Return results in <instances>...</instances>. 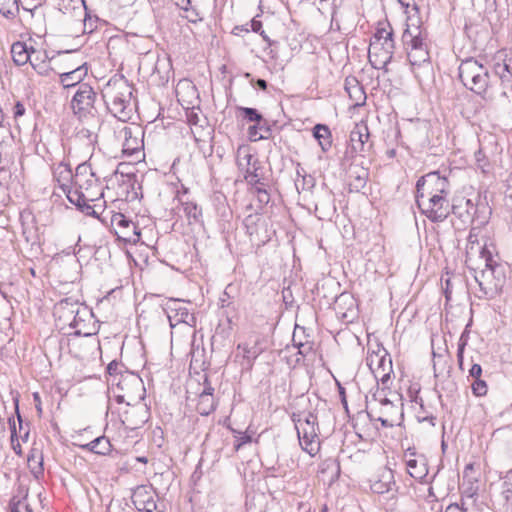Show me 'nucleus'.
Returning a JSON list of instances; mask_svg holds the SVG:
<instances>
[{
	"instance_id": "obj_1",
	"label": "nucleus",
	"mask_w": 512,
	"mask_h": 512,
	"mask_svg": "<svg viewBox=\"0 0 512 512\" xmlns=\"http://www.w3.org/2000/svg\"><path fill=\"white\" fill-rule=\"evenodd\" d=\"M402 40L412 66H421L429 61L428 32L421 17H412L406 24Z\"/></svg>"
},
{
	"instance_id": "obj_2",
	"label": "nucleus",
	"mask_w": 512,
	"mask_h": 512,
	"mask_svg": "<svg viewBox=\"0 0 512 512\" xmlns=\"http://www.w3.org/2000/svg\"><path fill=\"white\" fill-rule=\"evenodd\" d=\"M479 234L480 231L477 228H472L469 232L467 239L468 244L466 250V262H471L473 255L479 252L480 258L483 259L485 263V269L482 270L481 275L484 279V282L481 281L480 285L486 284L490 287L497 288L501 283V279H490V277L494 278V273L500 267L499 263L497 262L498 254L496 247L493 243L488 244L487 242H484L483 245H480Z\"/></svg>"
},
{
	"instance_id": "obj_3",
	"label": "nucleus",
	"mask_w": 512,
	"mask_h": 512,
	"mask_svg": "<svg viewBox=\"0 0 512 512\" xmlns=\"http://www.w3.org/2000/svg\"><path fill=\"white\" fill-rule=\"evenodd\" d=\"M103 97L110 112L126 121L132 112V86L123 78L111 79L103 90Z\"/></svg>"
},
{
	"instance_id": "obj_4",
	"label": "nucleus",
	"mask_w": 512,
	"mask_h": 512,
	"mask_svg": "<svg viewBox=\"0 0 512 512\" xmlns=\"http://www.w3.org/2000/svg\"><path fill=\"white\" fill-rule=\"evenodd\" d=\"M393 34L389 22L378 23L368 50V58L374 68L383 69L391 61L395 48Z\"/></svg>"
},
{
	"instance_id": "obj_5",
	"label": "nucleus",
	"mask_w": 512,
	"mask_h": 512,
	"mask_svg": "<svg viewBox=\"0 0 512 512\" xmlns=\"http://www.w3.org/2000/svg\"><path fill=\"white\" fill-rule=\"evenodd\" d=\"M459 78L463 85L476 94L485 96L489 91V72L474 58H467L459 65Z\"/></svg>"
},
{
	"instance_id": "obj_6",
	"label": "nucleus",
	"mask_w": 512,
	"mask_h": 512,
	"mask_svg": "<svg viewBox=\"0 0 512 512\" xmlns=\"http://www.w3.org/2000/svg\"><path fill=\"white\" fill-rule=\"evenodd\" d=\"M295 427L301 448L310 456H316L321 448L317 416L310 412L299 414Z\"/></svg>"
},
{
	"instance_id": "obj_7",
	"label": "nucleus",
	"mask_w": 512,
	"mask_h": 512,
	"mask_svg": "<svg viewBox=\"0 0 512 512\" xmlns=\"http://www.w3.org/2000/svg\"><path fill=\"white\" fill-rule=\"evenodd\" d=\"M144 129L136 123L124 126L120 131L122 139V153L131 159V162L138 163L145 160L144 152Z\"/></svg>"
},
{
	"instance_id": "obj_8",
	"label": "nucleus",
	"mask_w": 512,
	"mask_h": 512,
	"mask_svg": "<svg viewBox=\"0 0 512 512\" xmlns=\"http://www.w3.org/2000/svg\"><path fill=\"white\" fill-rule=\"evenodd\" d=\"M103 198L102 186L92 187L87 191L77 194L74 190L68 192V200L76 205L81 211L87 215H91L100 219L101 214L105 210V201Z\"/></svg>"
},
{
	"instance_id": "obj_9",
	"label": "nucleus",
	"mask_w": 512,
	"mask_h": 512,
	"mask_svg": "<svg viewBox=\"0 0 512 512\" xmlns=\"http://www.w3.org/2000/svg\"><path fill=\"white\" fill-rule=\"evenodd\" d=\"M116 400L121 404L140 402L143 399L142 380L133 373L120 374L113 389Z\"/></svg>"
},
{
	"instance_id": "obj_10",
	"label": "nucleus",
	"mask_w": 512,
	"mask_h": 512,
	"mask_svg": "<svg viewBox=\"0 0 512 512\" xmlns=\"http://www.w3.org/2000/svg\"><path fill=\"white\" fill-rule=\"evenodd\" d=\"M266 337L257 331H252L248 337L238 343L236 359L241 366L252 369L255 360L265 351Z\"/></svg>"
},
{
	"instance_id": "obj_11",
	"label": "nucleus",
	"mask_w": 512,
	"mask_h": 512,
	"mask_svg": "<svg viewBox=\"0 0 512 512\" xmlns=\"http://www.w3.org/2000/svg\"><path fill=\"white\" fill-rule=\"evenodd\" d=\"M449 181L439 172H429L420 177L416 183V197L427 198L449 195Z\"/></svg>"
},
{
	"instance_id": "obj_12",
	"label": "nucleus",
	"mask_w": 512,
	"mask_h": 512,
	"mask_svg": "<svg viewBox=\"0 0 512 512\" xmlns=\"http://www.w3.org/2000/svg\"><path fill=\"white\" fill-rule=\"evenodd\" d=\"M416 202L421 213L431 222H443L450 214L448 196L416 197Z\"/></svg>"
},
{
	"instance_id": "obj_13",
	"label": "nucleus",
	"mask_w": 512,
	"mask_h": 512,
	"mask_svg": "<svg viewBox=\"0 0 512 512\" xmlns=\"http://www.w3.org/2000/svg\"><path fill=\"white\" fill-rule=\"evenodd\" d=\"M111 226L119 240L129 244H136L140 241V229L124 214L114 213L111 216Z\"/></svg>"
},
{
	"instance_id": "obj_14",
	"label": "nucleus",
	"mask_w": 512,
	"mask_h": 512,
	"mask_svg": "<svg viewBox=\"0 0 512 512\" xmlns=\"http://www.w3.org/2000/svg\"><path fill=\"white\" fill-rule=\"evenodd\" d=\"M96 93L88 84H81L71 100V108L79 117H85L94 109Z\"/></svg>"
},
{
	"instance_id": "obj_15",
	"label": "nucleus",
	"mask_w": 512,
	"mask_h": 512,
	"mask_svg": "<svg viewBox=\"0 0 512 512\" xmlns=\"http://www.w3.org/2000/svg\"><path fill=\"white\" fill-rule=\"evenodd\" d=\"M121 424L129 430L141 427L147 421V410L140 402L126 403L121 413Z\"/></svg>"
},
{
	"instance_id": "obj_16",
	"label": "nucleus",
	"mask_w": 512,
	"mask_h": 512,
	"mask_svg": "<svg viewBox=\"0 0 512 512\" xmlns=\"http://www.w3.org/2000/svg\"><path fill=\"white\" fill-rule=\"evenodd\" d=\"M156 497L152 487L141 485L133 490L131 500L139 512H164L158 507Z\"/></svg>"
},
{
	"instance_id": "obj_17",
	"label": "nucleus",
	"mask_w": 512,
	"mask_h": 512,
	"mask_svg": "<svg viewBox=\"0 0 512 512\" xmlns=\"http://www.w3.org/2000/svg\"><path fill=\"white\" fill-rule=\"evenodd\" d=\"M512 55L506 49L498 50L492 57V70L504 85L512 84Z\"/></svg>"
},
{
	"instance_id": "obj_18",
	"label": "nucleus",
	"mask_w": 512,
	"mask_h": 512,
	"mask_svg": "<svg viewBox=\"0 0 512 512\" xmlns=\"http://www.w3.org/2000/svg\"><path fill=\"white\" fill-rule=\"evenodd\" d=\"M253 159L250 149L247 146H239L237 149L236 163L239 170L242 172L245 181L248 184L256 185L259 183V176L255 164L251 165Z\"/></svg>"
},
{
	"instance_id": "obj_19",
	"label": "nucleus",
	"mask_w": 512,
	"mask_h": 512,
	"mask_svg": "<svg viewBox=\"0 0 512 512\" xmlns=\"http://www.w3.org/2000/svg\"><path fill=\"white\" fill-rule=\"evenodd\" d=\"M98 178L92 172L89 164L82 163L78 165L74 174L73 188L77 194H81L92 187L100 186Z\"/></svg>"
},
{
	"instance_id": "obj_20",
	"label": "nucleus",
	"mask_w": 512,
	"mask_h": 512,
	"mask_svg": "<svg viewBox=\"0 0 512 512\" xmlns=\"http://www.w3.org/2000/svg\"><path fill=\"white\" fill-rule=\"evenodd\" d=\"M166 309L172 327L180 323H185L190 326L195 324V317L190 313L184 302L171 300L167 303Z\"/></svg>"
},
{
	"instance_id": "obj_21",
	"label": "nucleus",
	"mask_w": 512,
	"mask_h": 512,
	"mask_svg": "<svg viewBox=\"0 0 512 512\" xmlns=\"http://www.w3.org/2000/svg\"><path fill=\"white\" fill-rule=\"evenodd\" d=\"M404 461L409 475L416 479L422 480L428 474V467L423 455L417 454L414 450L408 449L404 453Z\"/></svg>"
},
{
	"instance_id": "obj_22",
	"label": "nucleus",
	"mask_w": 512,
	"mask_h": 512,
	"mask_svg": "<svg viewBox=\"0 0 512 512\" xmlns=\"http://www.w3.org/2000/svg\"><path fill=\"white\" fill-rule=\"evenodd\" d=\"M370 138L368 125L361 121L356 123L350 133V146L352 151L360 156H364L367 151V143Z\"/></svg>"
},
{
	"instance_id": "obj_23",
	"label": "nucleus",
	"mask_w": 512,
	"mask_h": 512,
	"mask_svg": "<svg viewBox=\"0 0 512 512\" xmlns=\"http://www.w3.org/2000/svg\"><path fill=\"white\" fill-rule=\"evenodd\" d=\"M33 489L37 496L41 495V486L34 481L28 488L20 487L18 495L14 496L10 502V512H34L28 503L29 490Z\"/></svg>"
},
{
	"instance_id": "obj_24",
	"label": "nucleus",
	"mask_w": 512,
	"mask_h": 512,
	"mask_svg": "<svg viewBox=\"0 0 512 512\" xmlns=\"http://www.w3.org/2000/svg\"><path fill=\"white\" fill-rule=\"evenodd\" d=\"M394 484L393 472L388 468H382L370 480V488L376 494L389 492Z\"/></svg>"
},
{
	"instance_id": "obj_25",
	"label": "nucleus",
	"mask_w": 512,
	"mask_h": 512,
	"mask_svg": "<svg viewBox=\"0 0 512 512\" xmlns=\"http://www.w3.org/2000/svg\"><path fill=\"white\" fill-rule=\"evenodd\" d=\"M54 180L57 182L60 190L66 195L68 198V192L72 191L74 174L69 165L64 163H59L54 168Z\"/></svg>"
},
{
	"instance_id": "obj_26",
	"label": "nucleus",
	"mask_w": 512,
	"mask_h": 512,
	"mask_svg": "<svg viewBox=\"0 0 512 512\" xmlns=\"http://www.w3.org/2000/svg\"><path fill=\"white\" fill-rule=\"evenodd\" d=\"M76 445L83 450H87L89 452L102 456L109 455L113 449L110 440L105 436H99L94 440L90 441L89 443H79Z\"/></svg>"
},
{
	"instance_id": "obj_27",
	"label": "nucleus",
	"mask_w": 512,
	"mask_h": 512,
	"mask_svg": "<svg viewBox=\"0 0 512 512\" xmlns=\"http://www.w3.org/2000/svg\"><path fill=\"white\" fill-rule=\"evenodd\" d=\"M87 76V68L84 65H79L70 71L61 72L60 83L64 88H70L80 84Z\"/></svg>"
},
{
	"instance_id": "obj_28",
	"label": "nucleus",
	"mask_w": 512,
	"mask_h": 512,
	"mask_svg": "<svg viewBox=\"0 0 512 512\" xmlns=\"http://www.w3.org/2000/svg\"><path fill=\"white\" fill-rule=\"evenodd\" d=\"M196 409L201 415H209L215 410L213 388L209 387L199 395Z\"/></svg>"
},
{
	"instance_id": "obj_29",
	"label": "nucleus",
	"mask_w": 512,
	"mask_h": 512,
	"mask_svg": "<svg viewBox=\"0 0 512 512\" xmlns=\"http://www.w3.org/2000/svg\"><path fill=\"white\" fill-rule=\"evenodd\" d=\"M30 51L31 48L27 46L24 42H16L11 47V55L13 61L17 65H24L26 64L30 59Z\"/></svg>"
},
{
	"instance_id": "obj_30",
	"label": "nucleus",
	"mask_w": 512,
	"mask_h": 512,
	"mask_svg": "<svg viewBox=\"0 0 512 512\" xmlns=\"http://www.w3.org/2000/svg\"><path fill=\"white\" fill-rule=\"evenodd\" d=\"M313 135L318 141L323 151H327L332 146L331 131L326 125H315V127L313 128Z\"/></svg>"
},
{
	"instance_id": "obj_31",
	"label": "nucleus",
	"mask_w": 512,
	"mask_h": 512,
	"mask_svg": "<svg viewBox=\"0 0 512 512\" xmlns=\"http://www.w3.org/2000/svg\"><path fill=\"white\" fill-rule=\"evenodd\" d=\"M29 63L39 73L44 74L48 68L47 56L40 50H35L31 47Z\"/></svg>"
},
{
	"instance_id": "obj_32",
	"label": "nucleus",
	"mask_w": 512,
	"mask_h": 512,
	"mask_svg": "<svg viewBox=\"0 0 512 512\" xmlns=\"http://www.w3.org/2000/svg\"><path fill=\"white\" fill-rule=\"evenodd\" d=\"M346 89L355 107L362 106L365 104L366 94L363 88L358 83L350 87H347Z\"/></svg>"
},
{
	"instance_id": "obj_33",
	"label": "nucleus",
	"mask_w": 512,
	"mask_h": 512,
	"mask_svg": "<svg viewBox=\"0 0 512 512\" xmlns=\"http://www.w3.org/2000/svg\"><path fill=\"white\" fill-rule=\"evenodd\" d=\"M27 465L31 473L38 478L43 474V457L39 453H33L27 458Z\"/></svg>"
},
{
	"instance_id": "obj_34",
	"label": "nucleus",
	"mask_w": 512,
	"mask_h": 512,
	"mask_svg": "<svg viewBox=\"0 0 512 512\" xmlns=\"http://www.w3.org/2000/svg\"><path fill=\"white\" fill-rule=\"evenodd\" d=\"M376 358H377V367H374V358L373 356H371L369 358V367L370 369L372 370V372L375 374V377L376 378H380V380L384 383L388 378H389V372H386L385 368L382 369V371H380V368H382L385 364V357H378L376 355Z\"/></svg>"
},
{
	"instance_id": "obj_35",
	"label": "nucleus",
	"mask_w": 512,
	"mask_h": 512,
	"mask_svg": "<svg viewBox=\"0 0 512 512\" xmlns=\"http://www.w3.org/2000/svg\"><path fill=\"white\" fill-rule=\"evenodd\" d=\"M405 14L407 15L406 24L411 22L412 17H420L419 8L414 0H398Z\"/></svg>"
},
{
	"instance_id": "obj_36",
	"label": "nucleus",
	"mask_w": 512,
	"mask_h": 512,
	"mask_svg": "<svg viewBox=\"0 0 512 512\" xmlns=\"http://www.w3.org/2000/svg\"><path fill=\"white\" fill-rule=\"evenodd\" d=\"M19 9V0H0V13L6 17L14 16Z\"/></svg>"
},
{
	"instance_id": "obj_37",
	"label": "nucleus",
	"mask_w": 512,
	"mask_h": 512,
	"mask_svg": "<svg viewBox=\"0 0 512 512\" xmlns=\"http://www.w3.org/2000/svg\"><path fill=\"white\" fill-rule=\"evenodd\" d=\"M471 391L475 397H484L488 393V385L483 379L474 380L471 383Z\"/></svg>"
},
{
	"instance_id": "obj_38",
	"label": "nucleus",
	"mask_w": 512,
	"mask_h": 512,
	"mask_svg": "<svg viewBox=\"0 0 512 512\" xmlns=\"http://www.w3.org/2000/svg\"><path fill=\"white\" fill-rule=\"evenodd\" d=\"M182 205H183V210L189 219L196 220L201 215V211L198 208L197 204H195L193 202H184Z\"/></svg>"
},
{
	"instance_id": "obj_39",
	"label": "nucleus",
	"mask_w": 512,
	"mask_h": 512,
	"mask_svg": "<svg viewBox=\"0 0 512 512\" xmlns=\"http://www.w3.org/2000/svg\"><path fill=\"white\" fill-rule=\"evenodd\" d=\"M235 451H239L244 445L252 442V436L246 430L245 432H237V436H235Z\"/></svg>"
},
{
	"instance_id": "obj_40",
	"label": "nucleus",
	"mask_w": 512,
	"mask_h": 512,
	"mask_svg": "<svg viewBox=\"0 0 512 512\" xmlns=\"http://www.w3.org/2000/svg\"><path fill=\"white\" fill-rule=\"evenodd\" d=\"M391 409L394 411L396 418H384L383 416L377 417V421H380L382 427H384V428H392L398 424V420H399L398 411H397V409H395L393 407H391Z\"/></svg>"
},
{
	"instance_id": "obj_41",
	"label": "nucleus",
	"mask_w": 512,
	"mask_h": 512,
	"mask_svg": "<svg viewBox=\"0 0 512 512\" xmlns=\"http://www.w3.org/2000/svg\"><path fill=\"white\" fill-rule=\"evenodd\" d=\"M181 17L185 18L187 21H189L191 23H196L197 21H199L201 19L199 16V13L195 9H190V8H183Z\"/></svg>"
},
{
	"instance_id": "obj_42",
	"label": "nucleus",
	"mask_w": 512,
	"mask_h": 512,
	"mask_svg": "<svg viewBox=\"0 0 512 512\" xmlns=\"http://www.w3.org/2000/svg\"><path fill=\"white\" fill-rule=\"evenodd\" d=\"M120 368H121V364L116 361L110 362L107 366V372L109 373V375L114 377V379L112 380L113 383H116L120 376L119 375Z\"/></svg>"
},
{
	"instance_id": "obj_43",
	"label": "nucleus",
	"mask_w": 512,
	"mask_h": 512,
	"mask_svg": "<svg viewBox=\"0 0 512 512\" xmlns=\"http://www.w3.org/2000/svg\"><path fill=\"white\" fill-rule=\"evenodd\" d=\"M19 3L21 4L24 10L33 11L34 9L41 5L42 0H19Z\"/></svg>"
},
{
	"instance_id": "obj_44",
	"label": "nucleus",
	"mask_w": 512,
	"mask_h": 512,
	"mask_svg": "<svg viewBox=\"0 0 512 512\" xmlns=\"http://www.w3.org/2000/svg\"><path fill=\"white\" fill-rule=\"evenodd\" d=\"M467 342L465 340H460L458 344V352H457V360L458 365L460 369H463V362H464V350L466 347Z\"/></svg>"
},
{
	"instance_id": "obj_45",
	"label": "nucleus",
	"mask_w": 512,
	"mask_h": 512,
	"mask_svg": "<svg viewBox=\"0 0 512 512\" xmlns=\"http://www.w3.org/2000/svg\"><path fill=\"white\" fill-rule=\"evenodd\" d=\"M243 113L245 114V116L250 120V121H253V122H260L261 120V115L258 114L256 112L255 109H252V108H243L242 109Z\"/></svg>"
},
{
	"instance_id": "obj_46",
	"label": "nucleus",
	"mask_w": 512,
	"mask_h": 512,
	"mask_svg": "<svg viewBox=\"0 0 512 512\" xmlns=\"http://www.w3.org/2000/svg\"><path fill=\"white\" fill-rule=\"evenodd\" d=\"M469 375L474 378V380L481 379L482 377V367L479 364H473L469 370Z\"/></svg>"
},
{
	"instance_id": "obj_47",
	"label": "nucleus",
	"mask_w": 512,
	"mask_h": 512,
	"mask_svg": "<svg viewBox=\"0 0 512 512\" xmlns=\"http://www.w3.org/2000/svg\"><path fill=\"white\" fill-rule=\"evenodd\" d=\"M25 111L26 110H25L24 105L20 102H17L14 105V109H13L14 118L18 119L19 117H22L25 114Z\"/></svg>"
},
{
	"instance_id": "obj_48",
	"label": "nucleus",
	"mask_w": 512,
	"mask_h": 512,
	"mask_svg": "<svg viewBox=\"0 0 512 512\" xmlns=\"http://www.w3.org/2000/svg\"><path fill=\"white\" fill-rule=\"evenodd\" d=\"M33 400H34L35 408H36L38 414L41 415L43 412L42 401H41L40 394L38 392L33 393Z\"/></svg>"
},
{
	"instance_id": "obj_49",
	"label": "nucleus",
	"mask_w": 512,
	"mask_h": 512,
	"mask_svg": "<svg viewBox=\"0 0 512 512\" xmlns=\"http://www.w3.org/2000/svg\"><path fill=\"white\" fill-rule=\"evenodd\" d=\"M251 29L252 31L260 33L261 35L264 33V31H262V22L260 20L253 19L251 21Z\"/></svg>"
},
{
	"instance_id": "obj_50",
	"label": "nucleus",
	"mask_w": 512,
	"mask_h": 512,
	"mask_svg": "<svg viewBox=\"0 0 512 512\" xmlns=\"http://www.w3.org/2000/svg\"><path fill=\"white\" fill-rule=\"evenodd\" d=\"M445 512H465V510H462L458 504L454 503L450 504L446 508Z\"/></svg>"
},
{
	"instance_id": "obj_51",
	"label": "nucleus",
	"mask_w": 512,
	"mask_h": 512,
	"mask_svg": "<svg viewBox=\"0 0 512 512\" xmlns=\"http://www.w3.org/2000/svg\"><path fill=\"white\" fill-rule=\"evenodd\" d=\"M256 84L258 85V87H260L262 90H266L267 88V82L263 79H258Z\"/></svg>"
},
{
	"instance_id": "obj_52",
	"label": "nucleus",
	"mask_w": 512,
	"mask_h": 512,
	"mask_svg": "<svg viewBox=\"0 0 512 512\" xmlns=\"http://www.w3.org/2000/svg\"><path fill=\"white\" fill-rule=\"evenodd\" d=\"M136 460L138 462L143 463V464H146L148 462V459L146 457H144V456L143 457H137Z\"/></svg>"
},
{
	"instance_id": "obj_53",
	"label": "nucleus",
	"mask_w": 512,
	"mask_h": 512,
	"mask_svg": "<svg viewBox=\"0 0 512 512\" xmlns=\"http://www.w3.org/2000/svg\"><path fill=\"white\" fill-rule=\"evenodd\" d=\"M320 512H329V507L327 504H323L321 506Z\"/></svg>"
},
{
	"instance_id": "obj_54",
	"label": "nucleus",
	"mask_w": 512,
	"mask_h": 512,
	"mask_svg": "<svg viewBox=\"0 0 512 512\" xmlns=\"http://www.w3.org/2000/svg\"><path fill=\"white\" fill-rule=\"evenodd\" d=\"M380 416H383L384 418H395L392 414L388 413H382Z\"/></svg>"
},
{
	"instance_id": "obj_55",
	"label": "nucleus",
	"mask_w": 512,
	"mask_h": 512,
	"mask_svg": "<svg viewBox=\"0 0 512 512\" xmlns=\"http://www.w3.org/2000/svg\"><path fill=\"white\" fill-rule=\"evenodd\" d=\"M473 469V464H468L466 467H465V471L467 470H472Z\"/></svg>"
},
{
	"instance_id": "obj_56",
	"label": "nucleus",
	"mask_w": 512,
	"mask_h": 512,
	"mask_svg": "<svg viewBox=\"0 0 512 512\" xmlns=\"http://www.w3.org/2000/svg\"><path fill=\"white\" fill-rule=\"evenodd\" d=\"M258 192L263 193L268 198V194L265 190L258 189Z\"/></svg>"
},
{
	"instance_id": "obj_57",
	"label": "nucleus",
	"mask_w": 512,
	"mask_h": 512,
	"mask_svg": "<svg viewBox=\"0 0 512 512\" xmlns=\"http://www.w3.org/2000/svg\"><path fill=\"white\" fill-rule=\"evenodd\" d=\"M304 506H306V504H305V503H303V502H300V503H299V505H298V508H299V509H301V508H302V507H304Z\"/></svg>"
},
{
	"instance_id": "obj_58",
	"label": "nucleus",
	"mask_w": 512,
	"mask_h": 512,
	"mask_svg": "<svg viewBox=\"0 0 512 512\" xmlns=\"http://www.w3.org/2000/svg\"><path fill=\"white\" fill-rule=\"evenodd\" d=\"M16 432H15V429L12 431V434H11V438L13 439L14 436H15Z\"/></svg>"
}]
</instances>
